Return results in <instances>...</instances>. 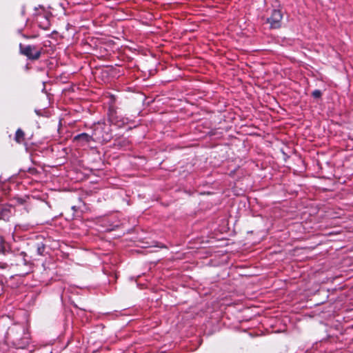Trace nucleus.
I'll return each instance as SVG.
<instances>
[{"label":"nucleus","instance_id":"f257e3e1","mask_svg":"<svg viewBox=\"0 0 353 353\" xmlns=\"http://www.w3.org/2000/svg\"><path fill=\"white\" fill-rule=\"evenodd\" d=\"M21 53L28 57L31 59H37L39 58L41 52L39 50H36L34 46H23L20 45Z\"/></svg>","mask_w":353,"mask_h":353},{"label":"nucleus","instance_id":"f03ea898","mask_svg":"<svg viewBox=\"0 0 353 353\" xmlns=\"http://www.w3.org/2000/svg\"><path fill=\"white\" fill-rule=\"evenodd\" d=\"M282 19V14L279 10H274L268 21L270 24L272 28H278L281 26V21Z\"/></svg>","mask_w":353,"mask_h":353},{"label":"nucleus","instance_id":"7ed1b4c3","mask_svg":"<svg viewBox=\"0 0 353 353\" xmlns=\"http://www.w3.org/2000/svg\"><path fill=\"white\" fill-rule=\"evenodd\" d=\"M74 140L79 141L81 144H86L89 143L91 140H92V136L86 134V133H82L80 134L77 135L74 137Z\"/></svg>","mask_w":353,"mask_h":353},{"label":"nucleus","instance_id":"20e7f679","mask_svg":"<svg viewBox=\"0 0 353 353\" xmlns=\"http://www.w3.org/2000/svg\"><path fill=\"white\" fill-rule=\"evenodd\" d=\"M23 136H24V133L23 132L19 129L17 130V131L16 132V136H15V140L18 142V143H21V140L23 139Z\"/></svg>","mask_w":353,"mask_h":353},{"label":"nucleus","instance_id":"39448f33","mask_svg":"<svg viewBox=\"0 0 353 353\" xmlns=\"http://www.w3.org/2000/svg\"><path fill=\"white\" fill-rule=\"evenodd\" d=\"M37 250L38 254L41 255L43 254V252H44L45 245L42 243H38L37 245Z\"/></svg>","mask_w":353,"mask_h":353},{"label":"nucleus","instance_id":"423d86ee","mask_svg":"<svg viewBox=\"0 0 353 353\" xmlns=\"http://www.w3.org/2000/svg\"><path fill=\"white\" fill-rule=\"evenodd\" d=\"M321 95V92L319 90H316L312 92V96L315 98H319Z\"/></svg>","mask_w":353,"mask_h":353}]
</instances>
